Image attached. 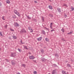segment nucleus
<instances>
[{
  "label": "nucleus",
  "instance_id": "51",
  "mask_svg": "<svg viewBox=\"0 0 74 74\" xmlns=\"http://www.w3.org/2000/svg\"><path fill=\"white\" fill-rule=\"evenodd\" d=\"M17 74H20V73H17Z\"/></svg>",
  "mask_w": 74,
  "mask_h": 74
},
{
  "label": "nucleus",
  "instance_id": "13",
  "mask_svg": "<svg viewBox=\"0 0 74 74\" xmlns=\"http://www.w3.org/2000/svg\"><path fill=\"white\" fill-rule=\"evenodd\" d=\"M62 73L63 74H66V71H62Z\"/></svg>",
  "mask_w": 74,
  "mask_h": 74
},
{
  "label": "nucleus",
  "instance_id": "21",
  "mask_svg": "<svg viewBox=\"0 0 74 74\" xmlns=\"http://www.w3.org/2000/svg\"><path fill=\"white\" fill-rule=\"evenodd\" d=\"M63 6H65V7H67L68 6L66 4H64L63 5Z\"/></svg>",
  "mask_w": 74,
  "mask_h": 74
},
{
  "label": "nucleus",
  "instance_id": "22",
  "mask_svg": "<svg viewBox=\"0 0 74 74\" xmlns=\"http://www.w3.org/2000/svg\"><path fill=\"white\" fill-rule=\"evenodd\" d=\"M61 31L63 33H64V29H61Z\"/></svg>",
  "mask_w": 74,
  "mask_h": 74
},
{
  "label": "nucleus",
  "instance_id": "43",
  "mask_svg": "<svg viewBox=\"0 0 74 74\" xmlns=\"http://www.w3.org/2000/svg\"><path fill=\"white\" fill-rule=\"evenodd\" d=\"M21 43L22 42V39L21 40Z\"/></svg>",
  "mask_w": 74,
  "mask_h": 74
},
{
  "label": "nucleus",
  "instance_id": "57",
  "mask_svg": "<svg viewBox=\"0 0 74 74\" xmlns=\"http://www.w3.org/2000/svg\"><path fill=\"white\" fill-rule=\"evenodd\" d=\"M36 19H34V21H36Z\"/></svg>",
  "mask_w": 74,
  "mask_h": 74
},
{
  "label": "nucleus",
  "instance_id": "38",
  "mask_svg": "<svg viewBox=\"0 0 74 74\" xmlns=\"http://www.w3.org/2000/svg\"><path fill=\"white\" fill-rule=\"evenodd\" d=\"M10 30H11V31H14V29H10Z\"/></svg>",
  "mask_w": 74,
  "mask_h": 74
},
{
  "label": "nucleus",
  "instance_id": "25",
  "mask_svg": "<svg viewBox=\"0 0 74 74\" xmlns=\"http://www.w3.org/2000/svg\"><path fill=\"white\" fill-rule=\"evenodd\" d=\"M49 16H50V17H53V15L51 14H49Z\"/></svg>",
  "mask_w": 74,
  "mask_h": 74
},
{
  "label": "nucleus",
  "instance_id": "7",
  "mask_svg": "<svg viewBox=\"0 0 74 74\" xmlns=\"http://www.w3.org/2000/svg\"><path fill=\"white\" fill-rule=\"evenodd\" d=\"M49 8L50 10H52V9H53V8H52V6L51 5H49Z\"/></svg>",
  "mask_w": 74,
  "mask_h": 74
},
{
  "label": "nucleus",
  "instance_id": "52",
  "mask_svg": "<svg viewBox=\"0 0 74 74\" xmlns=\"http://www.w3.org/2000/svg\"><path fill=\"white\" fill-rule=\"evenodd\" d=\"M44 48H45V49L46 48V47H44Z\"/></svg>",
  "mask_w": 74,
  "mask_h": 74
},
{
  "label": "nucleus",
  "instance_id": "10",
  "mask_svg": "<svg viewBox=\"0 0 74 74\" xmlns=\"http://www.w3.org/2000/svg\"><path fill=\"white\" fill-rule=\"evenodd\" d=\"M14 12L15 14H16V13H18V14H19V13L18 12H17V10H15L14 11Z\"/></svg>",
  "mask_w": 74,
  "mask_h": 74
},
{
  "label": "nucleus",
  "instance_id": "18",
  "mask_svg": "<svg viewBox=\"0 0 74 74\" xmlns=\"http://www.w3.org/2000/svg\"><path fill=\"white\" fill-rule=\"evenodd\" d=\"M42 32L43 34H44L45 35V31H44V30H42Z\"/></svg>",
  "mask_w": 74,
  "mask_h": 74
},
{
  "label": "nucleus",
  "instance_id": "47",
  "mask_svg": "<svg viewBox=\"0 0 74 74\" xmlns=\"http://www.w3.org/2000/svg\"><path fill=\"white\" fill-rule=\"evenodd\" d=\"M50 27L51 28V29H52V26L50 25Z\"/></svg>",
  "mask_w": 74,
  "mask_h": 74
},
{
  "label": "nucleus",
  "instance_id": "14",
  "mask_svg": "<svg viewBox=\"0 0 74 74\" xmlns=\"http://www.w3.org/2000/svg\"><path fill=\"white\" fill-rule=\"evenodd\" d=\"M67 66H68V67H71V65L69 64H67Z\"/></svg>",
  "mask_w": 74,
  "mask_h": 74
},
{
  "label": "nucleus",
  "instance_id": "39",
  "mask_svg": "<svg viewBox=\"0 0 74 74\" xmlns=\"http://www.w3.org/2000/svg\"><path fill=\"white\" fill-rule=\"evenodd\" d=\"M55 56H56V57H58V56L57 55V54L55 55Z\"/></svg>",
  "mask_w": 74,
  "mask_h": 74
},
{
  "label": "nucleus",
  "instance_id": "28",
  "mask_svg": "<svg viewBox=\"0 0 74 74\" xmlns=\"http://www.w3.org/2000/svg\"><path fill=\"white\" fill-rule=\"evenodd\" d=\"M24 48L25 49H28L27 48V47L26 46H25Z\"/></svg>",
  "mask_w": 74,
  "mask_h": 74
},
{
  "label": "nucleus",
  "instance_id": "45",
  "mask_svg": "<svg viewBox=\"0 0 74 74\" xmlns=\"http://www.w3.org/2000/svg\"><path fill=\"white\" fill-rule=\"evenodd\" d=\"M53 29H52L51 30V32H53Z\"/></svg>",
  "mask_w": 74,
  "mask_h": 74
},
{
  "label": "nucleus",
  "instance_id": "31",
  "mask_svg": "<svg viewBox=\"0 0 74 74\" xmlns=\"http://www.w3.org/2000/svg\"><path fill=\"white\" fill-rule=\"evenodd\" d=\"M71 10H72V11H74V8H71Z\"/></svg>",
  "mask_w": 74,
  "mask_h": 74
},
{
  "label": "nucleus",
  "instance_id": "54",
  "mask_svg": "<svg viewBox=\"0 0 74 74\" xmlns=\"http://www.w3.org/2000/svg\"><path fill=\"white\" fill-rule=\"evenodd\" d=\"M29 53V54L30 55V54H31V53H30V52Z\"/></svg>",
  "mask_w": 74,
  "mask_h": 74
},
{
  "label": "nucleus",
  "instance_id": "50",
  "mask_svg": "<svg viewBox=\"0 0 74 74\" xmlns=\"http://www.w3.org/2000/svg\"><path fill=\"white\" fill-rule=\"evenodd\" d=\"M25 44V42H23V43L22 42V44Z\"/></svg>",
  "mask_w": 74,
  "mask_h": 74
},
{
  "label": "nucleus",
  "instance_id": "20",
  "mask_svg": "<svg viewBox=\"0 0 74 74\" xmlns=\"http://www.w3.org/2000/svg\"><path fill=\"white\" fill-rule=\"evenodd\" d=\"M13 38H14V39H16V37L15 36H13Z\"/></svg>",
  "mask_w": 74,
  "mask_h": 74
},
{
  "label": "nucleus",
  "instance_id": "44",
  "mask_svg": "<svg viewBox=\"0 0 74 74\" xmlns=\"http://www.w3.org/2000/svg\"><path fill=\"white\" fill-rule=\"evenodd\" d=\"M42 62H44V59L42 60Z\"/></svg>",
  "mask_w": 74,
  "mask_h": 74
},
{
  "label": "nucleus",
  "instance_id": "53",
  "mask_svg": "<svg viewBox=\"0 0 74 74\" xmlns=\"http://www.w3.org/2000/svg\"><path fill=\"white\" fill-rule=\"evenodd\" d=\"M1 48H0V51H1Z\"/></svg>",
  "mask_w": 74,
  "mask_h": 74
},
{
  "label": "nucleus",
  "instance_id": "23",
  "mask_svg": "<svg viewBox=\"0 0 74 74\" xmlns=\"http://www.w3.org/2000/svg\"><path fill=\"white\" fill-rule=\"evenodd\" d=\"M6 2H7V3H8V4H9V3H10V2L9 0H7L6 1Z\"/></svg>",
  "mask_w": 74,
  "mask_h": 74
},
{
  "label": "nucleus",
  "instance_id": "12",
  "mask_svg": "<svg viewBox=\"0 0 74 74\" xmlns=\"http://www.w3.org/2000/svg\"><path fill=\"white\" fill-rule=\"evenodd\" d=\"M26 16L27 18H28V19H31V17H29V16H28L27 15H26Z\"/></svg>",
  "mask_w": 74,
  "mask_h": 74
},
{
  "label": "nucleus",
  "instance_id": "2",
  "mask_svg": "<svg viewBox=\"0 0 74 74\" xmlns=\"http://www.w3.org/2000/svg\"><path fill=\"white\" fill-rule=\"evenodd\" d=\"M16 63V62L14 60H13L11 62V64L13 66L15 65Z\"/></svg>",
  "mask_w": 74,
  "mask_h": 74
},
{
  "label": "nucleus",
  "instance_id": "17",
  "mask_svg": "<svg viewBox=\"0 0 74 74\" xmlns=\"http://www.w3.org/2000/svg\"><path fill=\"white\" fill-rule=\"evenodd\" d=\"M12 17L13 18H16V16L15 15H14Z\"/></svg>",
  "mask_w": 74,
  "mask_h": 74
},
{
  "label": "nucleus",
  "instance_id": "19",
  "mask_svg": "<svg viewBox=\"0 0 74 74\" xmlns=\"http://www.w3.org/2000/svg\"><path fill=\"white\" fill-rule=\"evenodd\" d=\"M28 29L29 30H32V29L31 27H29Z\"/></svg>",
  "mask_w": 74,
  "mask_h": 74
},
{
  "label": "nucleus",
  "instance_id": "30",
  "mask_svg": "<svg viewBox=\"0 0 74 74\" xmlns=\"http://www.w3.org/2000/svg\"><path fill=\"white\" fill-rule=\"evenodd\" d=\"M42 21L43 22H44V18H43V17H42Z\"/></svg>",
  "mask_w": 74,
  "mask_h": 74
},
{
  "label": "nucleus",
  "instance_id": "1",
  "mask_svg": "<svg viewBox=\"0 0 74 74\" xmlns=\"http://www.w3.org/2000/svg\"><path fill=\"white\" fill-rule=\"evenodd\" d=\"M16 53H11V55L10 56L11 57H15V56H16Z\"/></svg>",
  "mask_w": 74,
  "mask_h": 74
},
{
  "label": "nucleus",
  "instance_id": "49",
  "mask_svg": "<svg viewBox=\"0 0 74 74\" xmlns=\"http://www.w3.org/2000/svg\"><path fill=\"white\" fill-rule=\"evenodd\" d=\"M32 32H33V30H32V31L30 32L31 33H32Z\"/></svg>",
  "mask_w": 74,
  "mask_h": 74
},
{
  "label": "nucleus",
  "instance_id": "5",
  "mask_svg": "<svg viewBox=\"0 0 74 74\" xmlns=\"http://www.w3.org/2000/svg\"><path fill=\"white\" fill-rule=\"evenodd\" d=\"M42 37H40L39 38H37L38 41H41V40H42Z\"/></svg>",
  "mask_w": 74,
  "mask_h": 74
},
{
  "label": "nucleus",
  "instance_id": "37",
  "mask_svg": "<svg viewBox=\"0 0 74 74\" xmlns=\"http://www.w3.org/2000/svg\"><path fill=\"white\" fill-rule=\"evenodd\" d=\"M9 39H10V40H12V39H11V37H9Z\"/></svg>",
  "mask_w": 74,
  "mask_h": 74
},
{
  "label": "nucleus",
  "instance_id": "32",
  "mask_svg": "<svg viewBox=\"0 0 74 74\" xmlns=\"http://www.w3.org/2000/svg\"><path fill=\"white\" fill-rule=\"evenodd\" d=\"M52 25H53V23H51L50 24V26H52Z\"/></svg>",
  "mask_w": 74,
  "mask_h": 74
},
{
  "label": "nucleus",
  "instance_id": "56",
  "mask_svg": "<svg viewBox=\"0 0 74 74\" xmlns=\"http://www.w3.org/2000/svg\"><path fill=\"white\" fill-rule=\"evenodd\" d=\"M8 60H7V62H9V61H8Z\"/></svg>",
  "mask_w": 74,
  "mask_h": 74
},
{
  "label": "nucleus",
  "instance_id": "11",
  "mask_svg": "<svg viewBox=\"0 0 74 74\" xmlns=\"http://www.w3.org/2000/svg\"><path fill=\"white\" fill-rule=\"evenodd\" d=\"M56 70H53V71L52 73V74H55V73H56Z\"/></svg>",
  "mask_w": 74,
  "mask_h": 74
},
{
  "label": "nucleus",
  "instance_id": "9",
  "mask_svg": "<svg viewBox=\"0 0 74 74\" xmlns=\"http://www.w3.org/2000/svg\"><path fill=\"white\" fill-rule=\"evenodd\" d=\"M60 9L59 8H57V10L59 12H61V10H60Z\"/></svg>",
  "mask_w": 74,
  "mask_h": 74
},
{
  "label": "nucleus",
  "instance_id": "8",
  "mask_svg": "<svg viewBox=\"0 0 74 74\" xmlns=\"http://www.w3.org/2000/svg\"><path fill=\"white\" fill-rule=\"evenodd\" d=\"M45 40L46 41H47V42H48L49 41V39L48 38H46L45 39Z\"/></svg>",
  "mask_w": 74,
  "mask_h": 74
},
{
  "label": "nucleus",
  "instance_id": "46",
  "mask_svg": "<svg viewBox=\"0 0 74 74\" xmlns=\"http://www.w3.org/2000/svg\"><path fill=\"white\" fill-rule=\"evenodd\" d=\"M1 5V2H0V5Z\"/></svg>",
  "mask_w": 74,
  "mask_h": 74
},
{
  "label": "nucleus",
  "instance_id": "4",
  "mask_svg": "<svg viewBox=\"0 0 74 74\" xmlns=\"http://www.w3.org/2000/svg\"><path fill=\"white\" fill-rule=\"evenodd\" d=\"M14 26L15 27H19V25L17 23H16L14 24Z\"/></svg>",
  "mask_w": 74,
  "mask_h": 74
},
{
  "label": "nucleus",
  "instance_id": "24",
  "mask_svg": "<svg viewBox=\"0 0 74 74\" xmlns=\"http://www.w3.org/2000/svg\"><path fill=\"white\" fill-rule=\"evenodd\" d=\"M34 74H37V71H34L33 73Z\"/></svg>",
  "mask_w": 74,
  "mask_h": 74
},
{
  "label": "nucleus",
  "instance_id": "36",
  "mask_svg": "<svg viewBox=\"0 0 74 74\" xmlns=\"http://www.w3.org/2000/svg\"><path fill=\"white\" fill-rule=\"evenodd\" d=\"M5 28H7V25H6L5 26Z\"/></svg>",
  "mask_w": 74,
  "mask_h": 74
},
{
  "label": "nucleus",
  "instance_id": "16",
  "mask_svg": "<svg viewBox=\"0 0 74 74\" xmlns=\"http://www.w3.org/2000/svg\"><path fill=\"white\" fill-rule=\"evenodd\" d=\"M22 32H24V33H26V30L23 29L22 30Z\"/></svg>",
  "mask_w": 74,
  "mask_h": 74
},
{
  "label": "nucleus",
  "instance_id": "26",
  "mask_svg": "<svg viewBox=\"0 0 74 74\" xmlns=\"http://www.w3.org/2000/svg\"><path fill=\"white\" fill-rule=\"evenodd\" d=\"M18 51H19V52H21V49H20L18 48Z\"/></svg>",
  "mask_w": 74,
  "mask_h": 74
},
{
  "label": "nucleus",
  "instance_id": "3",
  "mask_svg": "<svg viewBox=\"0 0 74 74\" xmlns=\"http://www.w3.org/2000/svg\"><path fill=\"white\" fill-rule=\"evenodd\" d=\"M29 59H32V60H33V59H35V58H36V57H34V56H29Z\"/></svg>",
  "mask_w": 74,
  "mask_h": 74
},
{
  "label": "nucleus",
  "instance_id": "27",
  "mask_svg": "<svg viewBox=\"0 0 74 74\" xmlns=\"http://www.w3.org/2000/svg\"><path fill=\"white\" fill-rule=\"evenodd\" d=\"M72 33V32H70L68 33V34H71Z\"/></svg>",
  "mask_w": 74,
  "mask_h": 74
},
{
  "label": "nucleus",
  "instance_id": "48",
  "mask_svg": "<svg viewBox=\"0 0 74 74\" xmlns=\"http://www.w3.org/2000/svg\"><path fill=\"white\" fill-rule=\"evenodd\" d=\"M17 15H18V16H19V17L20 16V14H19V15L17 14Z\"/></svg>",
  "mask_w": 74,
  "mask_h": 74
},
{
  "label": "nucleus",
  "instance_id": "29",
  "mask_svg": "<svg viewBox=\"0 0 74 74\" xmlns=\"http://www.w3.org/2000/svg\"><path fill=\"white\" fill-rule=\"evenodd\" d=\"M22 66H23V67H25L26 66L25 65V64H22Z\"/></svg>",
  "mask_w": 74,
  "mask_h": 74
},
{
  "label": "nucleus",
  "instance_id": "42",
  "mask_svg": "<svg viewBox=\"0 0 74 74\" xmlns=\"http://www.w3.org/2000/svg\"><path fill=\"white\" fill-rule=\"evenodd\" d=\"M34 2L35 3H37V2L36 1H35Z\"/></svg>",
  "mask_w": 74,
  "mask_h": 74
},
{
  "label": "nucleus",
  "instance_id": "15",
  "mask_svg": "<svg viewBox=\"0 0 74 74\" xmlns=\"http://www.w3.org/2000/svg\"><path fill=\"white\" fill-rule=\"evenodd\" d=\"M5 17V16H3L2 17V19L3 20V21H5V19H4Z\"/></svg>",
  "mask_w": 74,
  "mask_h": 74
},
{
  "label": "nucleus",
  "instance_id": "35",
  "mask_svg": "<svg viewBox=\"0 0 74 74\" xmlns=\"http://www.w3.org/2000/svg\"><path fill=\"white\" fill-rule=\"evenodd\" d=\"M0 34L1 35V36H3V35H2V34H1V32H0Z\"/></svg>",
  "mask_w": 74,
  "mask_h": 74
},
{
  "label": "nucleus",
  "instance_id": "41",
  "mask_svg": "<svg viewBox=\"0 0 74 74\" xmlns=\"http://www.w3.org/2000/svg\"><path fill=\"white\" fill-rule=\"evenodd\" d=\"M62 40H63V41H64V38H62Z\"/></svg>",
  "mask_w": 74,
  "mask_h": 74
},
{
  "label": "nucleus",
  "instance_id": "6",
  "mask_svg": "<svg viewBox=\"0 0 74 74\" xmlns=\"http://www.w3.org/2000/svg\"><path fill=\"white\" fill-rule=\"evenodd\" d=\"M40 51L42 53H43L44 52V50L43 49H41Z\"/></svg>",
  "mask_w": 74,
  "mask_h": 74
},
{
  "label": "nucleus",
  "instance_id": "33",
  "mask_svg": "<svg viewBox=\"0 0 74 74\" xmlns=\"http://www.w3.org/2000/svg\"><path fill=\"white\" fill-rule=\"evenodd\" d=\"M54 66V67H57V65H56V64H53Z\"/></svg>",
  "mask_w": 74,
  "mask_h": 74
},
{
  "label": "nucleus",
  "instance_id": "40",
  "mask_svg": "<svg viewBox=\"0 0 74 74\" xmlns=\"http://www.w3.org/2000/svg\"><path fill=\"white\" fill-rule=\"evenodd\" d=\"M67 15H65L64 16V17H67Z\"/></svg>",
  "mask_w": 74,
  "mask_h": 74
},
{
  "label": "nucleus",
  "instance_id": "34",
  "mask_svg": "<svg viewBox=\"0 0 74 74\" xmlns=\"http://www.w3.org/2000/svg\"><path fill=\"white\" fill-rule=\"evenodd\" d=\"M33 62H35V63H37V62H36V60H33Z\"/></svg>",
  "mask_w": 74,
  "mask_h": 74
},
{
  "label": "nucleus",
  "instance_id": "55",
  "mask_svg": "<svg viewBox=\"0 0 74 74\" xmlns=\"http://www.w3.org/2000/svg\"><path fill=\"white\" fill-rule=\"evenodd\" d=\"M16 15H18V14H17V13H16Z\"/></svg>",
  "mask_w": 74,
  "mask_h": 74
}]
</instances>
